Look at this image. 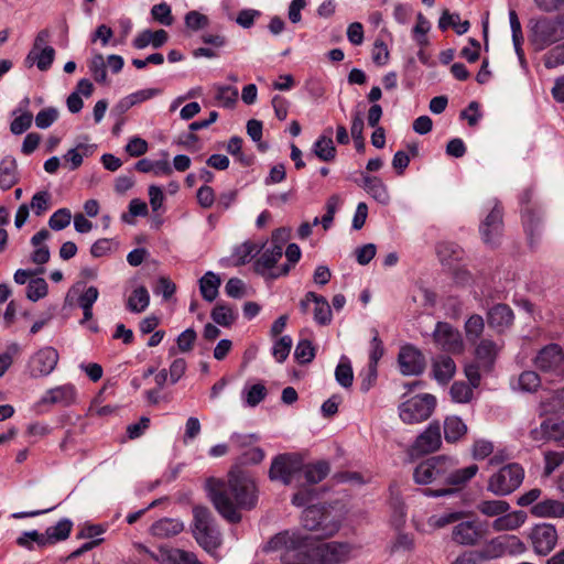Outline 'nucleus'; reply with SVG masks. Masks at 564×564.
<instances>
[{"instance_id": "obj_1", "label": "nucleus", "mask_w": 564, "mask_h": 564, "mask_svg": "<svg viewBox=\"0 0 564 564\" xmlns=\"http://www.w3.org/2000/svg\"><path fill=\"white\" fill-rule=\"evenodd\" d=\"M264 550L280 552L281 564H338L347 561L351 553L348 543H316L314 535L296 531L275 534Z\"/></svg>"}, {"instance_id": "obj_2", "label": "nucleus", "mask_w": 564, "mask_h": 564, "mask_svg": "<svg viewBox=\"0 0 564 564\" xmlns=\"http://www.w3.org/2000/svg\"><path fill=\"white\" fill-rule=\"evenodd\" d=\"M206 487L215 509L231 523L241 520L239 509H252L258 501L253 479L241 470L230 471L227 481L209 479Z\"/></svg>"}, {"instance_id": "obj_3", "label": "nucleus", "mask_w": 564, "mask_h": 564, "mask_svg": "<svg viewBox=\"0 0 564 564\" xmlns=\"http://www.w3.org/2000/svg\"><path fill=\"white\" fill-rule=\"evenodd\" d=\"M528 39L536 52L564 40V11L555 15L532 18L528 23Z\"/></svg>"}, {"instance_id": "obj_4", "label": "nucleus", "mask_w": 564, "mask_h": 564, "mask_svg": "<svg viewBox=\"0 0 564 564\" xmlns=\"http://www.w3.org/2000/svg\"><path fill=\"white\" fill-rule=\"evenodd\" d=\"M284 235H286V229H278L272 235V243L269 247L264 248L263 251L260 253V257L254 261V271L267 280H274L280 276L288 275L291 270V265L289 263L283 264L278 269H274L275 264L282 258L283 254L282 243H278L276 241L279 239L283 241Z\"/></svg>"}, {"instance_id": "obj_5", "label": "nucleus", "mask_w": 564, "mask_h": 564, "mask_svg": "<svg viewBox=\"0 0 564 564\" xmlns=\"http://www.w3.org/2000/svg\"><path fill=\"white\" fill-rule=\"evenodd\" d=\"M192 533L196 542L207 552L215 551L221 543L220 532L207 507L193 508Z\"/></svg>"}, {"instance_id": "obj_6", "label": "nucleus", "mask_w": 564, "mask_h": 564, "mask_svg": "<svg viewBox=\"0 0 564 564\" xmlns=\"http://www.w3.org/2000/svg\"><path fill=\"white\" fill-rule=\"evenodd\" d=\"M524 479V469L517 463L502 466L488 479L487 489L496 496H508L518 489Z\"/></svg>"}, {"instance_id": "obj_7", "label": "nucleus", "mask_w": 564, "mask_h": 564, "mask_svg": "<svg viewBox=\"0 0 564 564\" xmlns=\"http://www.w3.org/2000/svg\"><path fill=\"white\" fill-rule=\"evenodd\" d=\"M436 405L434 395H415L399 405V416L405 424H417L427 420Z\"/></svg>"}, {"instance_id": "obj_8", "label": "nucleus", "mask_w": 564, "mask_h": 564, "mask_svg": "<svg viewBox=\"0 0 564 564\" xmlns=\"http://www.w3.org/2000/svg\"><path fill=\"white\" fill-rule=\"evenodd\" d=\"M451 457L445 455L427 458L416 466L413 477L416 484H435L445 487Z\"/></svg>"}, {"instance_id": "obj_9", "label": "nucleus", "mask_w": 564, "mask_h": 564, "mask_svg": "<svg viewBox=\"0 0 564 564\" xmlns=\"http://www.w3.org/2000/svg\"><path fill=\"white\" fill-rule=\"evenodd\" d=\"M301 460L295 454L278 455L271 463L269 477L271 480H280L284 485L301 484Z\"/></svg>"}, {"instance_id": "obj_10", "label": "nucleus", "mask_w": 564, "mask_h": 564, "mask_svg": "<svg viewBox=\"0 0 564 564\" xmlns=\"http://www.w3.org/2000/svg\"><path fill=\"white\" fill-rule=\"evenodd\" d=\"M447 467L445 487L438 489L427 488L423 494L427 497H442L454 492L453 488L465 486L478 471V466L473 464L465 468H457V460L451 457V464Z\"/></svg>"}, {"instance_id": "obj_11", "label": "nucleus", "mask_w": 564, "mask_h": 564, "mask_svg": "<svg viewBox=\"0 0 564 564\" xmlns=\"http://www.w3.org/2000/svg\"><path fill=\"white\" fill-rule=\"evenodd\" d=\"M302 523L306 530L317 532L315 539L330 536L339 529V523L332 519L324 508L318 506H310L304 510Z\"/></svg>"}, {"instance_id": "obj_12", "label": "nucleus", "mask_w": 564, "mask_h": 564, "mask_svg": "<svg viewBox=\"0 0 564 564\" xmlns=\"http://www.w3.org/2000/svg\"><path fill=\"white\" fill-rule=\"evenodd\" d=\"M533 365L543 373L557 375L564 368V351L557 344L541 348L533 358Z\"/></svg>"}, {"instance_id": "obj_13", "label": "nucleus", "mask_w": 564, "mask_h": 564, "mask_svg": "<svg viewBox=\"0 0 564 564\" xmlns=\"http://www.w3.org/2000/svg\"><path fill=\"white\" fill-rule=\"evenodd\" d=\"M490 212L480 224L479 231L486 245H496L502 235V209L496 199L489 202Z\"/></svg>"}, {"instance_id": "obj_14", "label": "nucleus", "mask_w": 564, "mask_h": 564, "mask_svg": "<svg viewBox=\"0 0 564 564\" xmlns=\"http://www.w3.org/2000/svg\"><path fill=\"white\" fill-rule=\"evenodd\" d=\"M529 436L538 446L562 441L564 438V420L547 417L539 426L532 429Z\"/></svg>"}, {"instance_id": "obj_15", "label": "nucleus", "mask_w": 564, "mask_h": 564, "mask_svg": "<svg viewBox=\"0 0 564 564\" xmlns=\"http://www.w3.org/2000/svg\"><path fill=\"white\" fill-rule=\"evenodd\" d=\"M529 538L536 554L547 555L556 545L557 532L553 524L540 523L531 529Z\"/></svg>"}, {"instance_id": "obj_16", "label": "nucleus", "mask_w": 564, "mask_h": 564, "mask_svg": "<svg viewBox=\"0 0 564 564\" xmlns=\"http://www.w3.org/2000/svg\"><path fill=\"white\" fill-rule=\"evenodd\" d=\"M58 352L53 347H43L29 360L30 375L33 378L45 377L53 372L58 362Z\"/></svg>"}, {"instance_id": "obj_17", "label": "nucleus", "mask_w": 564, "mask_h": 564, "mask_svg": "<svg viewBox=\"0 0 564 564\" xmlns=\"http://www.w3.org/2000/svg\"><path fill=\"white\" fill-rule=\"evenodd\" d=\"M433 339L441 349L447 352L457 354L464 348L460 333L448 323L438 322L436 324Z\"/></svg>"}, {"instance_id": "obj_18", "label": "nucleus", "mask_w": 564, "mask_h": 564, "mask_svg": "<svg viewBox=\"0 0 564 564\" xmlns=\"http://www.w3.org/2000/svg\"><path fill=\"white\" fill-rule=\"evenodd\" d=\"M398 364L402 375L417 376L424 371L425 358L417 348L406 345L400 349Z\"/></svg>"}, {"instance_id": "obj_19", "label": "nucleus", "mask_w": 564, "mask_h": 564, "mask_svg": "<svg viewBox=\"0 0 564 564\" xmlns=\"http://www.w3.org/2000/svg\"><path fill=\"white\" fill-rule=\"evenodd\" d=\"M441 444V426L437 422H432L426 430L416 437L412 445V453L415 455L430 454L437 451Z\"/></svg>"}, {"instance_id": "obj_20", "label": "nucleus", "mask_w": 564, "mask_h": 564, "mask_svg": "<svg viewBox=\"0 0 564 564\" xmlns=\"http://www.w3.org/2000/svg\"><path fill=\"white\" fill-rule=\"evenodd\" d=\"M75 386L66 383L47 390L40 400L41 404H58L69 406L76 402Z\"/></svg>"}, {"instance_id": "obj_21", "label": "nucleus", "mask_w": 564, "mask_h": 564, "mask_svg": "<svg viewBox=\"0 0 564 564\" xmlns=\"http://www.w3.org/2000/svg\"><path fill=\"white\" fill-rule=\"evenodd\" d=\"M452 539L460 545H475L481 539V531L476 522L463 521L453 528Z\"/></svg>"}, {"instance_id": "obj_22", "label": "nucleus", "mask_w": 564, "mask_h": 564, "mask_svg": "<svg viewBox=\"0 0 564 564\" xmlns=\"http://www.w3.org/2000/svg\"><path fill=\"white\" fill-rule=\"evenodd\" d=\"M500 346L491 339L484 338L475 349L476 361L481 365L484 372H489L499 354Z\"/></svg>"}, {"instance_id": "obj_23", "label": "nucleus", "mask_w": 564, "mask_h": 564, "mask_svg": "<svg viewBox=\"0 0 564 564\" xmlns=\"http://www.w3.org/2000/svg\"><path fill=\"white\" fill-rule=\"evenodd\" d=\"M432 377L440 384H446L456 372L455 361L446 355H440L432 360Z\"/></svg>"}, {"instance_id": "obj_24", "label": "nucleus", "mask_w": 564, "mask_h": 564, "mask_svg": "<svg viewBox=\"0 0 564 564\" xmlns=\"http://www.w3.org/2000/svg\"><path fill=\"white\" fill-rule=\"evenodd\" d=\"M513 318V312L507 304H497L487 314L488 325L498 332H503L510 327Z\"/></svg>"}, {"instance_id": "obj_25", "label": "nucleus", "mask_w": 564, "mask_h": 564, "mask_svg": "<svg viewBox=\"0 0 564 564\" xmlns=\"http://www.w3.org/2000/svg\"><path fill=\"white\" fill-rule=\"evenodd\" d=\"M362 187L379 204L386 206L390 203L388 187L381 178L362 174Z\"/></svg>"}, {"instance_id": "obj_26", "label": "nucleus", "mask_w": 564, "mask_h": 564, "mask_svg": "<svg viewBox=\"0 0 564 564\" xmlns=\"http://www.w3.org/2000/svg\"><path fill=\"white\" fill-rule=\"evenodd\" d=\"M329 466L325 462L305 465L301 460V484L299 486L314 485L322 481L328 474Z\"/></svg>"}, {"instance_id": "obj_27", "label": "nucleus", "mask_w": 564, "mask_h": 564, "mask_svg": "<svg viewBox=\"0 0 564 564\" xmlns=\"http://www.w3.org/2000/svg\"><path fill=\"white\" fill-rule=\"evenodd\" d=\"M541 386V378L538 372L533 370L522 371L518 377L510 380V387L514 391L533 393L538 391Z\"/></svg>"}, {"instance_id": "obj_28", "label": "nucleus", "mask_w": 564, "mask_h": 564, "mask_svg": "<svg viewBox=\"0 0 564 564\" xmlns=\"http://www.w3.org/2000/svg\"><path fill=\"white\" fill-rule=\"evenodd\" d=\"M527 521V513L522 510L506 512L492 522V529L497 532L513 531Z\"/></svg>"}, {"instance_id": "obj_29", "label": "nucleus", "mask_w": 564, "mask_h": 564, "mask_svg": "<svg viewBox=\"0 0 564 564\" xmlns=\"http://www.w3.org/2000/svg\"><path fill=\"white\" fill-rule=\"evenodd\" d=\"M19 181L18 164L11 156H6L0 162V189L8 191Z\"/></svg>"}, {"instance_id": "obj_30", "label": "nucleus", "mask_w": 564, "mask_h": 564, "mask_svg": "<svg viewBox=\"0 0 564 564\" xmlns=\"http://www.w3.org/2000/svg\"><path fill=\"white\" fill-rule=\"evenodd\" d=\"M184 530V523L178 519L163 518L151 527L152 535L161 539L177 535Z\"/></svg>"}, {"instance_id": "obj_31", "label": "nucleus", "mask_w": 564, "mask_h": 564, "mask_svg": "<svg viewBox=\"0 0 564 564\" xmlns=\"http://www.w3.org/2000/svg\"><path fill=\"white\" fill-rule=\"evenodd\" d=\"M54 57L55 50L53 47L31 50L24 59V64L26 67L36 65L40 70L45 72L52 66Z\"/></svg>"}, {"instance_id": "obj_32", "label": "nucleus", "mask_w": 564, "mask_h": 564, "mask_svg": "<svg viewBox=\"0 0 564 564\" xmlns=\"http://www.w3.org/2000/svg\"><path fill=\"white\" fill-rule=\"evenodd\" d=\"M169 39L167 32L165 30H144L138 34V36L133 40V46L138 50H143L149 45H152L154 48H159L166 43Z\"/></svg>"}, {"instance_id": "obj_33", "label": "nucleus", "mask_w": 564, "mask_h": 564, "mask_svg": "<svg viewBox=\"0 0 564 564\" xmlns=\"http://www.w3.org/2000/svg\"><path fill=\"white\" fill-rule=\"evenodd\" d=\"M509 22H510V29H511V33H512V43H513L514 52L519 58L521 67L525 68L527 61L524 57V51L522 48V43H523L524 37H523L520 20L514 10L509 11Z\"/></svg>"}, {"instance_id": "obj_34", "label": "nucleus", "mask_w": 564, "mask_h": 564, "mask_svg": "<svg viewBox=\"0 0 564 564\" xmlns=\"http://www.w3.org/2000/svg\"><path fill=\"white\" fill-rule=\"evenodd\" d=\"M328 135H321L313 144L312 150L313 153L324 162L333 161L336 158V148L334 145V141L330 137L333 133V129L328 128L326 130Z\"/></svg>"}, {"instance_id": "obj_35", "label": "nucleus", "mask_w": 564, "mask_h": 564, "mask_svg": "<svg viewBox=\"0 0 564 564\" xmlns=\"http://www.w3.org/2000/svg\"><path fill=\"white\" fill-rule=\"evenodd\" d=\"M308 297L313 299L314 303V321L322 326L330 324L333 319V314L330 305L326 297H324L323 295H318L315 292H308Z\"/></svg>"}, {"instance_id": "obj_36", "label": "nucleus", "mask_w": 564, "mask_h": 564, "mask_svg": "<svg viewBox=\"0 0 564 564\" xmlns=\"http://www.w3.org/2000/svg\"><path fill=\"white\" fill-rule=\"evenodd\" d=\"M531 513L539 518H563L564 503L558 500L546 499L534 505L531 508Z\"/></svg>"}, {"instance_id": "obj_37", "label": "nucleus", "mask_w": 564, "mask_h": 564, "mask_svg": "<svg viewBox=\"0 0 564 564\" xmlns=\"http://www.w3.org/2000/svg\"><path fill=\"white\" fill-rule=\"evenodd\" d=\"M564 414V389L554 391L540 402L539 415Z\"/></svg>"}, {"instance_id": "obj_38", "label": "nucleus", "mask_w": 564, "mask_h": 564, "mask_svg": "<svg viewBox=\"0 0 564 564\" xmlns=\"http://www.w3.org/2000/svg\"><path fill=\"white\" fill-rule=\"evenodd\" d=\"M221 284L220 278L212 272H206L199 280V290L203 299L213 302L218 296V290Z\"/></svg>"}, {"instance_id": "obj_39", "label": "nucleus", "mask_w": 564, "mask_h": 564, "mask_svg": "<svg viewBox=\"0 0 564 564\" xmlns=\"http://www.w3.org/2000/svg\"><path fill=\"white\" fill-rule=\"evenodd\" d=\"M210 317L217 325L230 327L238 318V312L228 304L217 303L212 310Z\"/></svg>"}, {"instance_id": "obj_40", "label": "nucleus", "mask_w": 564, "mask_h": 564, "mask_svg": "<svg viewBox=\"0 0 564 564\" xmlns=\"http://www.w3.org/2000/svg\"><path fill=\"white\" fill-rule=\"evenodd\" d=\"M467 432V426L459 416H447L444 421V437L447 443H455Z\"/></svg>"}, {"instance_id": "obj_41", "label": "nucleus", "mask_w": 564, "mask_h": 564, "mask_svg": "<svg viewBox=\"0 0 564 564\" xmlns=\"http://www.w3.org/2000/svg\"><path fill=\"white\" fill-rule=\"evenodd\" d=\"M150 304V294L145 286L141 285L133 290L127 301V308L132 313H141Z\"/></svg>"}, {"instance_id": "obj_42", "label": "nucleus", "mask_w": 564, "mask_h": 564, "mask_svg": "<svg viewBox=\"0 0 564 564\" xmlns=\"http://www.w3.org/2000/svg\"><path fill=\"white\" fill-rule=\"evenodd\" d=\"M510 505L505 500H481L477 503V510L487 517L499 518L508 512Z\"/></svg>"}, {"instance_id": "obj_43", "label": "nucleus", "mask_w": 564, "mask_h": 564, "mask_svg": "<svg viewBox=\"0 0 564 564\" xmlns=\"http://www.w3.org/2000/svg\"><path fill=\"white\" fill-rule=\"evenodd\" d=\"M96 145L94 144H84L80 143L76 148L70 149L65 155L64 159L70 163L69 169L72 171L78 169L82 163L84 156L91 155L95 151Z\"/></svg>"}, {"instance_id": "obj_44", "label": "nucleus", "mask_w": 564, "mask_h": 564, "mask_svg": "<svg viewBox=\"0 0 564 564\" xmlns=\"http://www.w3.org/2000/svg\"><path fill=\"white\" fill-rule=\"evenodd\" d=\"M469 22L460 21V18L457 13L451 14L447 10L443 12L438 21V28L441 30H446L449 26H453L457 34H465L469 30Z\"/></svg>"}, {"instance_id": "obj_45", "label": "nucleus", "mask_w": 564, "mask_h": 564, "mask_svg": "<svg viewBox=\"0 0 564 564\" xmlns=\"http://www.w3.org/2000/svg\"><path fill=\"white\" fill-rule=\"evenodd\" d=\"M18 545L28 550H33V543L37 544L39 547L50 545V538L46 533H40L36 530L25 531L17 539Z\"/></svg>"}, {"instance_id": "obj_46", "label": "nucleus", "mask_w": 564, "mask_h": 564, "mask_svg": "<svg viewBox=\"0 0 564 564\" xmlns=\"http://www.w3.org/2000/svg\"><path fill=\"white\" fill-rule=\"evenodd\" d=\"M72 527L73 523L68 519H62L55 525L48 527L45 533L50 538V544L66 540L70 534Z\"/></svg>"}, {"instance_id": "obj_47", "label": "nucleus", "mask_w": 564, "mask_h": 564, "mask_svg": "<svg viewBox=\"0 0 564 564\" xmlns=\"http://www.w3.org/2000/svg\"><path fill=\"white\" fill-rule=\"evenodd\" d=\"M474 387L464 381H456L449 389L451 398L456 403H468L474 397Z\"/></svg>"}, {"instance_id": "obj_48", "label": "nucleus", "mask_w": 564, "mask_h": 564, "mask_svg": "<svg viewBox=\"0 0 564 564\" xmlns=\"http://www.w3.org/2000/svg\"><path fill=\"white\" fill-rule=\"evenodd\" d=\"M336 381L343 388H349L354 381V372L349 359L346 356L340 358L339 364L335 369Z\"/></svg>"}, {"instance_id": "obj_49", "label": "nucleus", "mask_w": 564, "mask_h": 564, "mask_svg": "<svg viewBox=\"0 0 564 564\" xmlns=\"http://www.w3.org/2000/svg\"><path fill=\"white\" fill-rule=\"evenodd\" d=\"M477 553L481 561L498 558L506 555L502 536L492 539Z\"/></svg>"}, {"instance_id": "obj_50", "label": "nucleus", "mask_w": 564, "mask_h": 564, "mask_svg": "<svg viewBox=\"0 0 564 564\" xmlns=\"http://www.w3.org/2000/svg\"><path fill=\"white\" fill-rule=\"evenodd\" d=\"M48 285L43 278L31 279L26 288V297L36 302L47 295Z\"/></svg>"}, {"instance_id": "obj_51", "label": "nucleus", "mask_w": 564, "mask_h": 564, "mask_svg": "<svg viewBox=\"0 0 564 564\" xmlns=\"http://www.w3.org/2000/svg\"><path fill=\"white\" fill-rule=\"evenodd\" d=\"M245 402L248 406H257L267 395V388L262 383H257L242 391Z\"/></svg>"}, {"instance_id": "obj_52", "label": "nucleus", "mask_w": 564, "mask_h": 564, "mask_svg": "<svg viewBox=\"0 0 564 564\" xmlns=\"http://www.w3.org/2000/svg\"><path fill=\"white\" fill-rule=\"evenodd\" d=\"M256 252V246L252 242L246 241L235 247L232 252V261L235 265H241L250 261Z\"/></svg>"}, {"instance_id": "obj_53", "label": "nucleus", "mask_w": 564, "mask_h": 564, "mask_svg": "<svg viewBox=\"0 0 564 564\" xmlns=\"http://www.w3.org/2000/svg\"><path fill=\"white\" fill-rule=\"evenodd\" d=\"M89 70L97 83H108L106 63L101 54H97L91 58L89 63Z\"/></svg>"}, {"instance_id": "obj_54", "label": "nucleus", "mask_w": 564, "mask_h": 564, "mask_svg": "<svg viewBox=\"0 0 564 564\" xmlns=\"http://www.w3.org/2000/svg\"><path fill=\"white\" fill-rule=\"evenodd\" d=\"M484 328H485L484 318L478 314L471 315L465 323L466 336L469 340H473V341L478 339L481 336Z\"/></svg>"}, {"instance_id": "obj_55", "label": "nucleus", "mask_w": 564, "mask_h": 564, "mask_svg": "<svg viewBox=\"0 0 564 564\" xmlns=\"http://www.w3.org/2000/svg\"><path fill=\"white\" fill-rule=\"evenodd\" d=\"M315 357V348L312 343L307 339H302L297 343L294 350V358L300 364H308Z\"/></svg>"}, {"instance_id": "obj_56", "label": "nucleus", "mask_w": 564, "mask_h": 564, "mask_svg": "<svg viewBox=\"0 0 564 564\" xmlns=\"http://www.w3.org/2000/svg\"><path fill=\"white\" fill-rule=\"evenodd\" d=\"M72 220V213L68 208L57 209L48 219V226L53 230H63L69 226Z\"/></svg>"}, {"instance_id": "obj_57", "label": "nucleus", "mask_w": 564, "mask_h": 564, "mask_svg": "<svg viewBox=\"0 0 564 564\" xmlns=\"http://www.w3.org/2000/svg\"><path fill=\"white\" fill-rule=\"evenodd\" d=\"M463 512H448L443 514L431 516L427 520V524L433 529H441L451 523H455L463 518Z\"/></svg>"}, {"instance_id": "obj_58", "label": "nucleus", "mask_w": 564, "mask_h": 564, "mask_svg": "<svg viewBox=\"0 0 564 564\" xmlns=\"http://www.w3.org/2000/svg\"><path fill=\"white\" fill-rule=\"evenodd\" d=\"M293 340L289 335L279 338L272 348V355L278 362H283L290 355Z\"/></svg>"}, {"instance_id": "obj_59", "label": "nucleus", "mask_w": 564, "mask_h": 564, "mask_svg": "<svg viewBox=\"0 0 564 564\" xmlns=\"http://www.w3.org/2000/svg\"><path fill=\"white\" fill-rule=\"evenodd\" d=\"M216 99L221 106L230 108L238 99V90L231 86H216Z\"/></svg>"}, {"instance_id": "obj_60", "label": "nucleus", "mask_w": 564, "mask_h": 564, "mask_svg": "<svg viewBox=\"0 0 564 564\" xmlns=\"http://www.w3.org/2000/svg\"><path fill=\"white\" fill-rule=\"evenodd\" d=\"M430 29V21L422 13H419L416 24L413 28V37L421 46L427 44L426 33Z\"/></svg>"}, {"instance_id": "obj_61", "label": "nucleus", "mask_w": 564, "mask_h": 564, "mask_svg": "<svg viewBox=\"0 0 564 564\" xmlns=\"http://www.w3.org/2000/svg\"><path fill=\"white\" fill-rule=\"evenodd\" d=\"M415 543L412 535L408 533H399L391 543V552L406 553L414 550Z\"/></svg>"}, {"instance_id": "obj_62", "label": "nucleus", "mask_w": 564, "mask_h": 564, "mask_svg": "<svg viewBox=\"0 0 564 564\" xmlns=\"http://www.w3.org/2000/svg\"><path fill=\"white\" fill-rule=\"evenodd\" d=\"M151 14L154 20L163 25L169 26L173 23L171 7L165 2L153 6Z\"/></svg>"}, {"instance_id": "obj_63", "label": "nucleus", "mask_w": 564, "mask_h": 564, "mask_svg": "<svg viewBox=\"0 0 564 564\" xmlns=\"http://www.w3.org/2000/svg\"><path fill=\"white\" fill-rule=\"evenodd\" d=\"M58 118V111L55 108L42 109L35 117V124L40 129H47Z\"/></svg>"}, {"instance_id": "obj_64", "label": "nucleus", "mask_w": 564, "mask_h": 564, "mask_svg": "<svg viewBox=\"0 0 564 564\" xmlns=\"http://www.w3.org/2000/svg\"><path fill=\"white\" fill-rule=\"evenodd\" d=\"M562 64H564V42L550 50L544 56L546 68H554Z\"/></svg>"}]
</instances>
